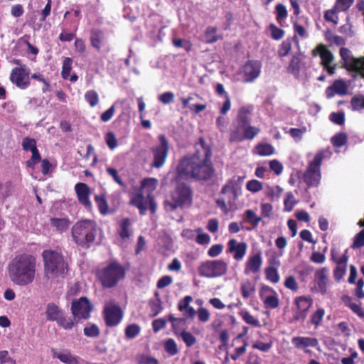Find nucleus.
<instances>
[{
  "label": "nucleus",
  "instance_id": "obj_59",
  "mask_svg": "<svg viewBox=\"0 0 364 364\" xmlns=\"http://www.w3.org/2000/svg\"><path fill=\"white\" fill-rule=\"evenodd\" d=\"M105 140L111 150H114L118 145L117 139L114 134L112 132H109L105 134Z\"/></svg>",
  "mask_w": 364,
  "mask_h": 364
},
{
  "label": "nucleus",
  "instance_id": "obj_60",
  "mask_svg": "<svg viewBox=\"0 0 364 364\" xmlns=\"http://www.w3.org/2000/svg\"><path fill=\"white\" fill-rule=\"evenodd\" d=\"M57 323L65 330H70L74 326L73 319L70 317H66L65 314L60 317Z\"/></svg>",
  "mask_w": 364,
  "mask_h": 364
},
{
  "label": "nucleus",
  "instance_id": "obj_31",
  "mask_svg": "<svg viewBox=\"0 0 364 364\" xmlns=\"http://www.w3.org/2000/svg\"><path fill=\"white\" fill-rule=\"evenodd\" d=\"M63 314V311L55 304L50 303L47 305L46 315L48 320L57 322Z\"/></svg>",
  "mask_w": 364,
  "mask_h": 364
},
{
  "label": "nucleus",
  "instance_id": "obj_8",
  "mask_svg": "<svg viewBox=\"0 0 364 364\" xmlns=\"http://www.w3.org/2000/svg\"><path fill=\"white\" fill-rule=\"evenodd\" d=\"M323 158V153L319 152L316 154L314 160L309 164L308 169L304 174V181L310 186H317L320 182V166Z\"/></svg>",
  "mask_w": 364,
  "mask_h": 364
},
{
  "label": "nucleus",
  "instance_id": "obj_55",
  "mask_svg": "<svg viewBox=\"0 0 364 364\" xmlns=\"http://www.w3.org/2000/svg\"><path fill=\"white\" fill-rule=\"evenodd\" d=\"M164 348L170 355H175L178 353V348L174 340L169 338L164 343Z\"/></svg>",
  "mask_w": 364,
  "mask_h": 364
},
{
  "label": "nucleus",
  "instance_id": "obj_37",
  "mask_svg": "<svg viewBox=\"0 0 364 364\" xmlns=\"http://www.w3.org/2000/svg\"><path fill=\"white\" fill-rule=\"evenodd\" d=\"M104 41V34L98 30H93L91 33V45L98 51L100 50L102 42Z\"/></svg>",
  "mask_w": 364,
  "mask_h": 364
},
{
  "label": "nucleus",
  "instance_id": "obj_63",
  "mask_svg": "<svg viewBox=\"0 0 364 364\" xmlns=\"http://www.w3.org/2000/svg\"><path fill=\"white\" fill-rule=\"evenodd\" d=\"M84 334L87 337H97L100 334V329L95 324H91L84 328Z\"/></svg>",
  "mask_w": 364,
  "mask_h": 364
},
{
  "label": "nucleus",
  "instance_id": "obj_4",
  "mask_svg": "<svg viewBox=\"0 0 364 364\" xmlns=\"http://www.w3.org/2000/svg\"><path fill=\"white\" fill-rule=\"evenodd\" d=\"M97 224L92 220L77 221L72 228L71 233L74 242L82 248H89L97 235Z\"/></svg>",
  "mask_w": 364,
  "mask_h": 364
},
{
  "label": "nucleus",
  "instance_id": "obj_17",
  "mask_svg": "<svg viewBox=\"0 0 364 364\" xmlns=\"http://www.w3.org/2000/svg\"><path fill=\"white\" fill-rule=\"evenodd\" d=\"M262 65L259 61L250 60L242 67L241 74L243 77V82H252L260 75Z\"/></svg>",
  "mask_w": 364,
  "mask_h": 364
},
{
  "label": "nucleus",
  "instance_id": "obj_29",
  "mask_svg": "<svg viewBox=\"0 0 364 364\" xmlns=\"http://www.w3.org/2000/svg\"><path fill=\"white\" fill-rule=\"evenodd\" d=\"M192 296H186L178 303V310L183 313L184 316L188 318H193L196 313L195 309L190 306V304L192 302Z\"/></svg>",
  "mask_w": 364,
  "mask_h": 364
},
{
  "label": "nucleus",
  "instance_id": "obj_27",
  "mask_svg": "<svg viewBox=\"0 0 364 364\" xmlns=\"http://www.w3.org/2000/svg\"><path fill=\"white\" fill-rule=\"evenodd\" d=\"M53 357L58 359L65 364H80V358L71 353L68 350H53Z\"/></svg>",
  "mask_w": 364,
  "mask_h": 364
},
{
  "label": "nucleus",
  "instance_id": "obj_20",
  "mask_svg": "<svg viewBox=\"0 0 364 364\" xmlns=\"http://www.w3.org/2000/svg\"><path fill=\"white\" fill-rule=\"evenodd\" d=\"M242 128L243 129V133L239 132V131L231 132V141H241L244 139H252L259 132V128L250 125V122L247 123V124H243Z\"/></svg>",
  "mask_w": 364,
  "mask_h": 364
},
{
  "label": "nucleus",
  "instance_id": "obj_45",
  "mask_svg": "<svg viewBox=\"0 0 364 364\" xmlns=\"http://www.w3.org/2000/svg\"><path fill=\"white\" fill-rule=\"evenodd\" d=\"M262 183L256 179L250 180L246 183V189L252 193H257L262 191Z\"/></svg>",
  "mask_w": 364,
  "mask_h": 364
},
{
  "label": "nucleus",
  "instance_id": "obj_53",
  "mask_svg": "<svg viewBox=\"0 0 364 364\" xmlns=\"http://www.w3.org/2000/svg\"><path fill=\"white\" fill-rule=\"evenodd\" d=\"M291 50V41L287 39L284 41L279 46L278 50V55L280 57H284L289 54Z\"/></svg>",
  "mask_w": 364,
  "mask_h": 364
},
{
  "label": "nucleus",
  "instance_id": "obj_21",
  "mask_svg": "<svg viewBox=\"0 0 364 364\" xmlns=\"http://www.w3.org/2000/svg\"><path fill=\"white\" fill-rule=\"evenodd\" d=\"M260 297L268 309H275L279 306V298L277 293L268 286H263L260 289Z\"/></svg>",
  "mask_w": 364,
  "mask_h": 364
},
{
  "label": "nucleus",
  "instance_id": "obj_62",
  "mask_svg": "<svg viewBox=\"0 0 364 364\" xmlns=\"http://www.w3.org/2000/svg\"><path fill=\"white\" fill-rule=\"evenodd\" d=\"M277 19L279 23H282L287 16V10L286 7L281 4L276 6Z\"/></svg>",
  "mask_w": 364,
  "mask_h": 364
},
{
  "label": "nucleus",
  "instance_id": "obj_35",
  "mask_svg": "<svg viewBox=\"0 0 364 364\" xmlns=\"http://www.w3.org/2000/svg\"><path fill=\"white\" fill-rule=\"evenodd\" d=\"M254 153L261 156H271L274 153V148L269 144L261 143L255 146Z\"/></svg>",
  "mask_w": 364,
  "mask_h": 364
},
{
  "label": "nucleus",
  "instance_id": "obj_1",
  "mask_svg": "<svg viewBox=\"0 0 364 364\" xmlns=\"http://www.w3.org/2000/svg\"><path fill=\"white\" fill-rule=\"evenodd\" d=\"M214 172L211 151L208 147L202 146L196 154L180 161L177 167V179L206 181L213 176Z\"/></svg>",
  "mask_w": 364,
  "mask_h": 364
},
{
  "label": "nucleus",
  "instance_id": "obj_40",
  "mask_svg": "<svg viewBox=\"0 0 364 364\" xmlns=\"http://www.w3.org/2000/svg\"><path fill=\"white\" fill-rule=\"evenodd\" d=\"M95 200L100 213L105 215H107L109 213V209L105 196L97 195L95 197Z\"/></svg>",
  "mask_w": 364,
  "mask_h": 364
},
{
  "label": "nucleus",
  "instance_id": "obj_42",
  "mask_svg": "<svg viewBox=\"0 0 364 364\" xmlns=\"http://www.w3.org/2000/svg\"><path fill=\"white\" fill-rule=\"evenodd\" d=\"M158 181L154 178H146L141 183L143 191L147 192V194L151 195V193L156 189Z\"/></svg>",
  "mask_w": 364,
  "mask_h": 364
},
{
  "label": "nucleus",
  "instance_id": "obj_12",
  "mask_svg": "<svg viewBox=\"0 0 364 364\" xmlns=\"http://www.w3.org/2000/svg\"><path fill=\"white\" fill-rule=\"evenodd\" d=\"M92 309V305L86 297H81L77 300L73 301L71 305L72 314L77 319H87L90 318Z\"/></svg>",
  "mask_w": 364,
  "mask_h": 364
},
{
  "label": "nucleus",
  "instance_id": "obj_28",
  "mask_svg": "<svg viewBox=\"0 0 364 364\" xmlns=\"http://www.w3.org/2000/svg\"><path fill=\"white\" fill-rule=\"evenodd\" d=\"M348 87L342 80H336L331 87L326 89V94L328 98L333 97L336 94L343 95L347 93Z\"/></svg>",
  "mask_w": 364,
  "mask_h": 364
},
{
  "label": "nucleus",
  "instance_id": "obj_23",
  "mask_svg": "<svg viewBox=\"0 0 364 364\" xmlns=\"http://www.w3.org/2000/svg\"><path fill=\"white\" fill-rule=\"evenodd\" d=\"M75 191L79 202L85 206V208L90 210L92 203L90 200V188L84 183H77L75 186Z\"/></svg>",
  "mask_w": 364,
  "mask_h": 364
},
{
  "label": "nucleus",
  "instance_id": "obj_39",
  "mask_svg": "<svg viewBox=\"0 0 364 364\" xmlns=\"http://www.w3.org/2000/svg\"><path fill=\"white\" fill-rule=\"evenodd\" d=\"M249 122L250 119L247 117L246 110L245 109H241L239 112L235 127L232 131H239V132L243 133V129L242 128V125L247 124Z\"/></svg>",
  "mask_w": 364,
  "mask_h": 364
},
{
  "label": "nucleus",
  "instance_id": "obj_57",
  "mask_svg": "<svg viewBox=\"0 0 364 364\" xmlns=\"http://www.w3.org/2000/svg\"><path fill=\"white\" fill-rule=\"evenodd\" d=\"M354 0H337L334 6L340 12L346 11L351 6Z\"/></svg>",
  "mask_w": 364,
  "mask_h": 364
},
{
  "label": "nucleus",
  "instance_id": "obj_2",
  "mask_svg": "<svg viewBox=\"0 0 364 364\" xmlns=\"http://www.w3.org/2000/svg\"><path fill=\"white\" fill-rule=\"evenodd\" d=\"M38 270V262L35 256L28 253L16 255L6 267L7 276L14 284L26 287L32 284Z\"/></svg>",
  "mask_w": 364,
  "mask_h": 364
},
{
  "label": "nucleus",
  "instance_id": "obj_48",
  "mask_svg": "<svg viewBox=\"0 0 364 364\" xmlns=\"http://www.w3.org/2000/svg\"><path fill=\"white\" fill-rule=\"evenodd\" d=\"M296 203L297 201L296 200L293 193L291 192L287 193L284 200V210L287 212L291 211Z\"/></svg>",
  "mask_w": 364,
  "mask_h": 364
},
{
  "label": "nucleus",
  "instance_id": "obj_22",
  "mask_svg": "<svg viewBox=\"0 0 364 364\" xmlns=\"http://www.w3.org/2000/svg\"><path fill=\"white\" fill-rule=\"evenodd\" d=\"M228 251L232 254L233 258L236 260H242L247 253V245L244 242L231 239L228 241Z\"/></svg>",
  "mask_w": 364,
  "mask_h": 364
},
{
  "label": "nucleus",
  "instance_id": "obj_15",
  "mask_svg": "<svg viewBox=\"0 0 364 364\" xmlns=\"http://www.w3.org/2000/svg\"><path fill=\"white\" fill-rule=\"evenodd\" d=\"M160 144L152 149L154 155L153 166L155 168L161 167L166 159L168 151V143L164 135L159 136Z\"/></svg>",
  "mask_w": 364,
  "mask_h": 364
},
{
  "label": "nucleus",
  "instance_id": "obj_41",
  "mask_svg": "<svg viewBox=\"0 0 364 364\" xmlns=\"http://www.w3.org/2000/svg\"><path fill=\"white\" fill-rule=\"evenodd\" d=\"M283 192V189L279 186H268L265 188V196L271 199L279 198Z\"/></svg>",
  "mask_w": 364,
  "mask_h": 364
},
{
  "label": "nucleus",
  "instance_id": "obj_52",
  "mask_svg": "<svg viewBox=\"0 0 364 364\" xmlns=\"http://www.w3.org/2000/svg\"><path fill=\"white\" fill-rule=\"evenodd\" d=\"M242 319L248 324L255 327L261 326L259 321L254 316L250 314L248 311H242L240 314Z\"/></svg>",
  "mask_w": 364,
  "mask_h": 364
},
{
  "label": "nucleus",
  "instance_id": "obj_14",
  "mask_svg": "<svg viewBox=\"0 0 364 364\" xmlns=\"http://www.w3.org/2000/svg\"><path fill=\"white\" fill-rule=\"evenodd\" d=\"M104 315L106 324L109 326H114L120 323L123 312L119 305L113 301H109L105 306Z\"/></svg>",
  "mask_w": 364,
  "mask_h": 364
},
{
  "label": "nucleus",
  "instance_id": "obj_50",
  "mask_svg": "<svg viewBox=\"0 0 364 364\" xmlns=\"http://www.w3.org/2000/svg\"><path fill=\"white\" fill-rule=\"evenodd\" d=\"M217 28L215 27L207 28L205 32V41L206 43H211L216 42L219 39V36L216 34Z\"/></svg>",
  "mask_w": 364,
  "mask_h": 364
},
{
  "label": "nucleus",
  "instance_id": "obj_16",
  "mask_svg": "<svg viewBox=\"0 0 364 364\" xmlns=\"http://www.w3.org/2000/svg\"><path fill=\"white\" fill-rule=\"evenodd\" d=\"M130 203L136 206L142 215L145 214L148 208H149L152 213H154L156 209V204L154 200L153 196L150 194H147V196L144 197L143 193H137L132 197Z\"/></svg>",
  "mask_w": 364,
  "mask_h": 364
},
{
  "label": "nucleus",
  "instance_id": "obj_19",
  "mask_svg": "<svg viewBox=\"0 0 364 364\" xmlns=\"http://www.w3.org/2000/svg\"><path fill=\"white\" fill-rule=\"evenodd\" d=\"M287 71L297 80H303V77L306 74V64L300 55H294L291 58L287 67Z\"/></svg>",
  "mask_w": 364,
  "mask_h": 364
},
{
  "label": "nucleus",
  "instance_id": "obj_36",
  "mask_svg": "<svg viewBox=\"0 0 364 364\" xmlns=\"http://www.w3.org/2000/svg\"><path fill=\"white\" fill-rule=\"evenodd\" d=\"M70 220L67 218H51L50 225L55 228L56 230L62 232L68 230L70 225Z\"/></svg>",
  "mask_w": 364,
  "mask_h": 364
},
{
  "label": "nucleus",
  "instance_id": "obj_7",
  "mask_svg": "<svg viewBox=\"0 0 364 364\" xmlns=\"http://www.w3.org/2000/svg\"><path fill=\"white\" fill-rule=\"evenodd\" d=\"M228 271V263L223 259L207 260L200 264L198 273L206 278H216L225 275Z\"/></svg>",
  "mask_w": 364,
  "mask_h": 364
},
{
  "label": "nucleus",
  "instance_id": "obj_30",
  "mask_svg": "<svg viewBox=\"0 0 364 364\" xmlns=\"http://www.w3.org/2000/svg\"><path fill=\"white\" fill-rule=\"evenodd\" d=\"M72 66V58L69 57L65 58L63 62L61 76L65 80H69L70 82H75L78 80V76L75 73L70 75Z\"/></svg>",
  "mask_w": 364,
  "mask_h": 364
},
{
  "label": "nucleus",
  "instance_id": "obj_61",
  "mask_svg": "<svg viewBox=\"0 0 364 364\" xmlns=\"http://www.w3.org/2000/svg\"><path fill=\"white\" fill-rule=\"evenodd\" d=\"M347 141V136L344 133H339L331 138V141L334 146L341 147L343 146Z\"/></svg>",
  "mask_w": 364,
  "mask_h": 364
},
{
  "label": "nucleus",
  "instance_id": "obj_26",
  "mask_svg": "<svg viewBox=\"0 0 364 364\" xmlns=\"http://www.w3.org/2000/svg\"><path fill=\"white\" fill-rule=\"evenodd\" d=\"M311 55L314 57L318 55L321 58L322 65H328V64L332 63L334 60L332 53L325 45L321 43L311 50Z\"/></svg>",
  "mask_w": 364,
  "mask_h": 364
},
{
  "label": "nucleus",
  "instance_id": "obj_58",
  "mask_svg": "<svg viewBox=\"0 0 364 364\" xmlns=\"http://www.w3.org/2000/svg\"><path fill=\"white\" fill-rule=\"evenodd\" d=\"M339 11L336 9V7L333 6L331 9H329L325 12L324 18L327 21H331L334 24H337L338 23V17L337 16V13Z\"/></svg>",
  "mask_w": 364,
  "mask_h": 364
},
{
  "label": "nucleus",
  "instance_id": "obj_46",
  "mask_svg": "<svg viewBox=\"0 0 364 364\" xmlns=\"http://www.w3.org/2000/svg\"><path fill=\"white\" fill-rule=\"evenodd\" d=\"M22 146L23 150L27 151H29L31 152V154L38 151L36 146V140L29 137H26L23 139L22 141Z\"/></svg>",
  "mask_w": 364,
  "mask_h": 364
},
{
  "label": "nucleus",
  "instance_id": "obj_49",
  "mask_svg": "<svg viewBox=\"0 0 364 364\" xmlns=\"http://www.w3.org/2000/svg\"><path fill=\"white\" fill-rule=\"evenodd\" d=\"M85 99L92 107H95L99 102V95L95 90H89L85 94Z\"/></svg>",
  "mask_w": 364,
  "mask_h": 364
},
{
  "label": "nucleus",
  "instance_id": "obj_3",
  "mask_svg": "<svg viewBox=\"0 0 364 364\" xmlns=\"http://www.w3.org/2000/svg\"><path fill=\"white\" fill-rule=\"evenodd\" d=\"M43 275L47 282L55 283L63 279L68 272V266L60 251L48 249L42 252Z\"/></svg>",
  "mask_w": 364,
  "mask_h": 364
},
{
  "label": "nucleus",
  "instance_id": "obj_44",
  "mask_svg": "<svg viewBox=\"0 0 364 364\" xmlns=\"http://www.w3.org/2000/svg\"><path fill=\"white\" fill-rule=\"evenodd\" d=\"M325 315V310L322 308H318L311 316V323L317 328L322 322Z\"/></svg>",
  "mask_w": 364,
  "mask_h": 364
},
{
  "label": "nucleus",
  "instance_id": "obj_32",
  "mask_svg": "<svg viewBox=\"0 0 364 364\" xmlns=\"http://www.w3.org/2000/svg\"><path fill=\"white\" fill-rule=\"evenodd\" d=\"M331 259L338 264H346L348 257L347 256V250L341 252L339 247L333 246L331 250Z\"/></svg>",
  "mask_w": 364,
  "mask_h": 364
},
{
  "label": "nucleus",
  "instance_id": "obj_24",
  "mask_svg": "<svg viewBox=\"0 0 364 364\" xmlns=\"http://www.w3.org/2000/svg\"><path fill=\"white\" fill-rule=\"evenodd\" d=\"M291 343L298 349L303 350L306 353H309V348L317 347L318 346V341L314 337L307 336H295L291 339Z\"/></svg>",
  "mask_w": 364,
  "mask_h": 364
},
{
  "label": "nucleus",
  "instance_id": "obj_18",
  "mask_svg": "<svg viewBox=\"0 0 364 364\" xmlns=\"http://www.w3.org/2000/svg\"><path fill=\"white\" fill-rule=\"evenodd\" d=\"M262 265V256L260 252L250 254L244 264V274L247 276L256 274L260 272Z\"/></svg>",
  "mask_w": 364,
  "mask_h": 364
},
{
  "label": "nucleus",
  "instance_id": "obj_10",
  "mask_svg": "<svg viewBox=\"0 0 364 364\" xmlns=\"http://www.w3.org/2000/svg\"><path fill=\"white\" fill-rule=\"evenodd\" d=\"M340 55L346 69L359 73L364 78V58L353 57L350 50L346 48L340 49Z\"/></svg>",
  "mask_w": 364,
  "mask_h": 364
},
{
  "label": "nucleus",
  "instance_id": "obj_43",
  "mask_svg": "<svg viewBox=\"0 0 364 364\" xmlns=\"http://www.w3.org/2000/svg\"><path fill=\"white\" fill-rule=\"evenodd\" d=\"M266 279L273 284H277L279 282L280 277L277 268L274 267H269L265 269Z\"/></svg>",
  "mask_w": 364,
  "mask_h": 364
},
{
  "label": "nucleus",
  "instance_id": "obj_5",
  "mask_svg": "<svg viewBox=\"0 0 364 364\" xmlns=\"http://www.w3.org/2000/svg\"><path fill=\"white\" fill-rule=\"evenodd\" d=\"M192 193L190 188L186 185L178 184L171 192L170 200L165 201V208L167 211H173L178 207H184L191 205Z\"/></svg>",
  "mask_w": 364,
  "mask_h": 364
},
{
  "label": "nucleus",
  "instance_id": "obj_47",
  "mask_svg": "<svg viewBox=\"0 0 364 364\" xmlns=\"http://www.w3.org/2000/svg\"><path fill=\"white\" fill-rule=\"evenodd\" d=\"M140 331V326L137 324L132 323L127 326L125 328V336L129 339H133L139 334Z\"/></svg>",
  "mask_w": 364,
  "mask_h": 364
},
{
  "label": "nucleus",
  "instance_id": "obj_9",
  "mask_svg": "<svg viewBox=\"0 0 364 364\" xmlns=\"http://www.w3.org/2000/svg\"><path fill=\"white\" fill-rule=\"evenodd\" d=\"M244 179V176H234L223 186L221 193L224 195H229V204L234 203L242 194V184Z\"/></svg>",
  "mask_w": 364,
  "mask_h": 364
},
{
  "label": "nucleus",
  "instance_id": "obj_64",
  "mask_svg": "<svg viewBox=\"0 0 364 364\" xmlns=\"http://www.w3.org/2000/svg\"><path fill=\"white\" fill-rule=\"evenodd\" d=\"M363 246H364V229L355 235L352 247L355 249Z\"/></svg>",
  "mask_w": 364,
  "mask_h": 364
},
{
  "label": "nucleus",
  "instance_id": "obj_34",
  "mask_svg": "<svg viewBox=\"0 0 364 364\" xmlns=\"http://www.w3.org/2000/svg\"><path fill=\"white\" fill-rule=\"evenodd\" d=\"M242 296L245 299L252 296L255 292V283L247 279L240 285Z\"/></svg>",
  "mask_w": 364,
  "mask_h": 364
},
{
  "label": "nucleus",
  "instance_id": "obj_33",
  "mask_svg": "<svg viewBox=\"0 0 364 364\" xmlns=\"http://www.w3.org/2000/svg\"><path fill=\"white\" fill-rule=\"evenodd\" d=\"M117 232L122 240H127L129 238L131 230V221L128 218L123 219L119 223Z\"/></svg>",
  "mask_w": 364,
  "mask_h": 364
},
{
  "label": "nucleus",
  "instance_id": "obj_54",
  "mask_svg": "<svg viewBox=\"0 0 364 364\" xmlns=\"http://www.w3.org/2000/svg\"><path fill=\"white\" fill-rule=\"evenodd\" d=\"M196 231L197 232L196 241L198 244L208 245L210 243V237L208 234L203 233L201 228H198L196 230Z\"/></svg>",
  "mask_w": 364,
  "mask_h": 364
},
{
  "label": "nucleus",
  "instance_id": "obj_25",
  "mask_svg": "<svg viewBox=\"0 0 364 364\" xmlns=\"http://www.w3.org/2000/svg\"><path fill=\"white\" fill-rule=\"evenodd\" d=\"M315 282L318 291L321 294H326L329 283L328 268L323 267L315 272Z\"/></svg>",
  "mask_w": 364,
  "mask_h": 364
},
{
  "label": "nucleus",
  "instance_id": "obj_56",
  "mask_svg": "<svg viewBox=\"0 0 364 364\" xmlns=\"http://www.w3.org/2000/svg\"><path fill=\"white\" fill-rule=\"evenodd\" d=\"M261 216L262 218H269L272 215L273 206L269 203H262L260 204Z\"/></svg>",
  "mask_w": 364,
  "mask_h": 364
},
{
  "label": "nucleus",
  "instance_id": "obj_13",
  "mask_svg": "<svg viewBox=\"0 0 364 364\" xmlns=\"http://www.w3.org/2000/svg\"><path fill=\"white\" fill-rule=\"evenodd\" d=\"M294 304L295 306L293 316L294 320L304 321L313 304L312 299L309 296H300L295 298Z\"/></svg>",
  "mask_w": 364,
  "mask_h": 364
},
{
  "label": "nucleus",
  "instance_id": "obj_11",
  "mask_svg": "<svg viewBox=\"0 0 364 364\" xmlns=\"http://www.w3.org/2000/svg\"><path fill=\"white\" fill-rule=\"evenodd\" d=\"M9 79L20 89L25 90L30 85V70L26 65H21L12 69Z\"/></svg>",
  "mask_w": 364,
  "mask_h": 364
},
{
  "label": "nucleus",
  "instance_id": "obj_38",
  "mask_svg": "<svg viewBox=\"0 0 364 364\" xmlns=\"http://www.w3.org/2000/svg\"><path fill=\"white\" fill-rule=\"evenodd\" d=\"M14 191V186L11 181L0 183V201L4 200L11 196Z\"/></svg>",
  "mask_w": 364,
  "mask_h": 364
},
{
  "label": "nucleus",
  "instance_id": "obj_51",
  "mask_svg": "<svg viewBox=\"0 0 364 364\" xmlns=\"http://www.w3.org/2000/svg\"><path fill=\"white\" fill-rule=\"evenodd\" d=\"M245 214L247 221L252 224L254 226H257L262 221V217L257 216L255 211L251 209L246 210Z\"/></svg>",
  "mask_w": 364,
  "mask_h": 364
},
{
  "label": "nucleus",
  "instance_id": "obj_6",
  "mask_svg": "<svg viewBox=\"0 0 364 364\" xmlns=\"http://www.w3.org/2000/svg\"><path fill=\"white\" fill-rule=\"evenodd\" d=\"M123 267L117 262H112L99 273L100 279L105 287L111 288L124 277Z\"/></svg>",
  "mask_w": 364,
  "mask_h": 364
}]
</instances>
